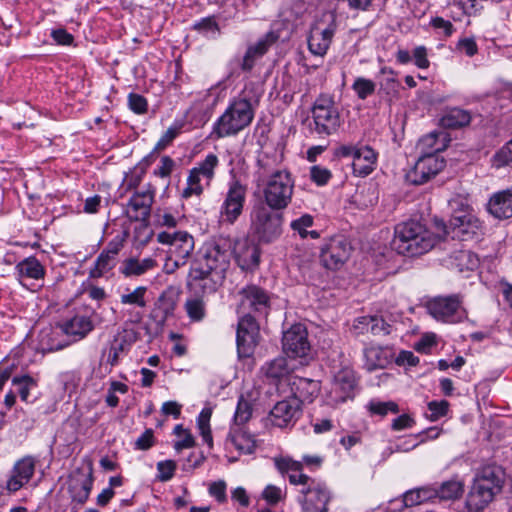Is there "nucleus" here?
<instances>
[{
    "label": "nucleus",
    "instance_id": "nucleus-1",
    "mask_svg": "<svg viewBox=\"0 0 512 512\" xmlns=\"http://www.w3.org/2000/svg\"><path fill=\"white\" fill-rule=\"evenodd\" d=\"M231 243L218 238L206 241L198 251L197 259L189 276L193 283L199 282L204 291L214 292L225 279L230 266Z\"/></svg>",
    "mask_w": 512,
    "mask_h": 512
},
{
    "label": "nucleus",
    "instance_id": "nucleus-2",
    "mask_svg": "<svg viewBox=\"0 0 512 512\" xmlns=\"http://www.w3.org/2000/svg\"><path fill=\"white\" fill-rule=\"evenodd\" d=\"M504 469L495 464L479 468L466 497L469 512H482L501 493L505 484Z\"/></svg>",
    "mask_w": 512,
    "mask_h": 512
},
{
    "label": "nucleus",
    "instance_id": "nucleus-3",
    "mask_svg": "<svg viewBox=\"0 0 512 512\" xmlns=\"http://www.w3.org/2000/svg\"><path fill=\"white\" fill-rule=\"evenodd\" d=\"M257 103L246 97H234L213 123L210 138L222 139L238 135L252 123Z\"/></svg>",
    "mask_w": 512,
    "mask_h": 512
},
{
    "label": "nucleus",
    "instance_id": "nucleus-4",
    "mask_svg": "<svg viewBox=\"0 0 512 512\" xmlns=\"http://www.w3.org/2000/svg\"><path fill=\"white\" fill-rule=\"evenodd\" d=\"M393 248L404 256H419L435 246L433 234L419 221L408 220L395 226Z\"/></svg>",
    "mask_w": 512,
    "mask_h": 512
},
{
    "label": "nucleus",
    "instance_id": "nucleus-5",
    "mask_svg": "<svg viewBox=\"0 0 512 512\" xmlns=\"http://www.w3.org/2000/svg\"><path fill=\"white\" fill-rule=\"evenodd\" d=\"M294 179L287 170L273 172L265 181L262 194L266 207L274 211L286 209L292 201Z\"/></svg>",
    "mask_w": 512,
    "mask_h": 512
},
{
    "label": "nucleus",
    "instance_id": "nucleus-6",
    "mask_svg": "<svg viewBox=\"0 0 512 512\" xmlns=\"http://www.w3.org/2000/svg\"><path fill=\"white\" fill-rule=\"evenodd\" d=\"M314 126L311 129L321 138L337 133L342 119L333 96L320 94L311 108Z\"/></svg>",
    "mask_w": 512,
    "mask_h": 512
},
{
    "label": "nucleus",
    "instance_id": "nucleus-7",
    "mask_svg": "<svg viewBox=\"0 0 512 512\" xmlns=\"http://www.w3.org/2000/svg\"><path fill=\"white\" fill-rule=\"evenodd\" d=\"M283 215L264 206H254L250 217V229L262 243H271L282 234Z\"/></svg>",
    "mask_w": 512,
    "mask_h": 512
},
{
    "label": "nucleus",
    "instance_id": "nucleus-8",
    "mask_svg": "<svg viewBox=\"0 0 512 512\" xmlns=\"http://www.w3.org/2000/svg\"><path fill=\"white\" fill-rule=\"evenodd\" d=\"M157 241L168 247L166 252L173 269L184 266L195 247L194 237L186 231L160 232L157 234Z\"/></svg>",
    "mask_w": 512,
    "mask_h": 512
},
{
    "label": "nucleus",
    "instance_id": "nucleus-9",
    "mask_svg": "<svg viewBox=\"0 0 512 512\" xmlns=\"http://www.w3.org/2000/svg\"><path fill=\"white\" fill-rule=\"evenodd\" d=\"M219 165V158L214 153H209L206 157L197 163L188 174L186 187L183 189L181 196L188 199L200 196L205 187H209L215 177V170Z\"/></svg>",
    "mask_w": 512,
    "mask_h": 512
},
{
    "label": "nucleus",
    "instance_id": "nucleus-10",
    "mask_svg": "<svg viewBox=\"0 0 512 512\" xmlns=\"http://www.w3.org/2000/svg\"><path fill=\"white\" fill-rule=\"evenodd\" d=\"M426 308L434 319L444 323L455 324L467 318L460 294L436 296L427 302Z\"/></svg>",
    "mask_w": 512,
    "mask_h": 512
},
{
    "label": "nucleus",
    "instance_id": "nucleus-11",
    "mask_svg": "<svg viewBox=\"0 0 512 512\" xmlns=\"http://www.w3.org/2000/svg\"><path fill=\"white\" fill-rule=\"evenodd\" d=\"M248 188L238 179H232L228 183L223 202L220 206V221L233 225L243 214Z\"/></svg>",
    "mask_w": 512,
    "mask_h": 512
},
{
    "label": "nucleus",
    "instance_id": "nucleus-12",
    "mask_svg": "<svg viewBox=\"0 0 512 512\" xmlns=\"http://www.w3.org/2000/svg\"><path fill=\"white\" fill-rule=\"evenodd\" d=\"M237 313L240 317L246 315L266 316L270 309V297L263 288L257 285H247L239 292Z\"/></svg>",
    "mask_w": 512,
    "mask_h": 512
},
{
    "label": "nucleus",
    "instance_id": "nucleus-13",
    "mask_svg": "<svg viewBox=\"0 0 512 512\" xmlns=\"http://www.w3.org/2000/svg\"><path fill=\"white\" fill-rule=\"evenodd\" d=\"M297 500L302 512H328L332 493L324 482L313 479L300 489Z\"/></svg>",
    "mask_w": 512,
    "mask_h": 512
},
{
    "label": "nucleus",
    "instance_id": "nucleus-14",
    "mask_svg": "<svg viewBox=\"0 0 512 512\" xmlns=\"http://www.w3.org/2000/svg\"><path fill=\"white\" fill-rule=\"evenodd\" d=\"M260 339V328L253 315L240 317L236 331V347L239 358L253 356Z\"/></svg>",
    "mask_w": 512,
    "mask_h": 512
},
{
    "label": "nucleus",
    "instance_id": "nucleus-15",
    "mask_svg": "<svg viewBox=\"0 0 512 512\" xmlns=\"http://www.w3.org/2000/svg\"><path fill=\"white\" fill-rule=\"evenodd\" d=\"M93 463L87 460L86 468L75 469L68 477V493L72 504L84 505L93 487Z\"/></svg>",
    "mask_w": 512,
    "mask_h": 512
},
{
    "label": "nucleus",
    "instance_id": "nucleus-16",
    "mask_svg": "<svg viewBox=\"0 0 512 512\" xmlns=\"http://www.w3.org/2000/svg\"><path fill=\"white\" fill-rule=\"evenodd\" d=\"M282 349L289 358H305L309 355L311 344L305 325L297 323L283 332Z\"/></svg>",
    "mask_w": 512,
    "mask_h": 512
},
{
    "label": "nucleus",
    "instance_id": "nucleus-17",
    "mask_svg": "<svg viewBox=\"0 0 512 512\" xmlns=\"http://www.w3.org/2000/svg\"><path fill=\"white\" fill-rule=\"evenodd\" d=\"M156 188L148 183L141 190H135L130 197L125 213L132 221H147L151 215Z\"/></svg>",
    "mask_w": 512,
    "mask_h": 512
},
{
    "label": "nucleus",
    "instance_id": "nucleus-18",
    "mask_svg": "<svg viewBox=\"0 0 512 512\" xmlns=\"http://www.w3.org/2000/svg\"><path fill=\"white\" fill-rule=\"evenodd\" d=\"M352 247L342 235L331 237L321 248L320 260L324 267L337 270L350 257Z\"/></svg>",
    "mask_w": 512,
    "mask_h": 512
},
{
    "label": "nucleus",
    "instance_id": "nucleus-19",
    "mask_svg": "<svg viewBox=\"0 0 512 512\" xmlns=\"http://www.w3.org/2000/svg\"><path fill=\"white\" fill-rule=\"evenodd\" d=\"M445 167V162L436 153L421 156L413 168L406 173V181L413 185H422L436 176Z\"/></svg>",
    "mask_w": 512,
    "mask_h": 512
},
{
    "label": "nucleus",
    "instance_id": "nucleus-20",
    "mask_svg": "<svg viewBox=\"0 0 512 512\" xmlns=\"http://www.w3.org/2000/svg\"><path fill=\"white\" fill-rule=\"evenodd\" d=\"M36 464V458L31 455L24 456L17 460L6 481V490L9 493H15L28 484L34 476Z\"/></svg>",
    "mask_w": 512,
    "mask_h": 512
},
{
    "label": "nucleus",
    "instance_id": "nucleus-21",
    "mask_svg": "<svg viewBox=\"0 0 512 512\" xmlns=\"http://www.w3.org/2000/svg\"><path fill=\"white\" fill-rule=\"evenodd\" d=\"M302 408L298 398H289L279 401L270 411L271 423L279 428L293 425L301 416Z\"/></svg>",
    "mask_w": 512,
    "mask_h": 512
},
{
    "label": "nucleus",
    "instance_id": "nucleus-22",
    "mask_svg": "<svg viewBox=\"0 0 512 512\" xmlns=\"http://www.w3.org/2000/svg\"><path fill=\"white\" fill-rule=\"evenodd\" d=\"M260 248L248 239L240 240L234 248V256L237 265L243 271H254L260 263Z\"/></svg>",
    "mask_w": 512,
    "mask_h": 512
},
{
    "label": "nucleus",
    "instance_id": "nucleus-23",
    "mask_svg": "<svg viewBox=\"0 0 512 512\" xmlns=\"http://www.w3.org/2000/svg\"><path fill=\"white\" fill-rule=\"evenodd\" d=\"M278 40V34H266L255 44H251L247 47L246 53L243 56L241 69L249 72L255 65V62L262 58L269 50V48L275 44Z\"/></svg>",
    "mask_w": 512,
    "mask_h": 512
},
{
    "label": "nucleus",
    "instance_id": "nucleus-24",
    "mask_svg": "<svg viewBox=\"0 0 512 512\" xmlns=\"http://www.w3.org/2000/svg\"><path fill=\"white\" fill-rule=\"evenodd\" d=\"M455 248L445 259L447 267L456 269L459 272L472 271L479 265L478 256L470 250L463 249L461 244Z\"/></svg>",
    "mask_w": 512,
    "mask_h": 512
},
{
    "label": "nucleus",
    "instance_id": "nucleus-25",
    "mask_svg": "<svg viewBox=\"0 0 512 512\" xmlns=\"http://www.w3.org/2000/svg\"><path fill=\"white\" fill-rule=\"evenodd\" d=\"M378 154L368 145H361L352 161L353 174L358 177H366L371 174L377 163Z\"/></svg>",
    "mask_w": 512,
    "mask_h": 512
},
{
    "label": "nucleus",
    "instance_id": "nucleus-26",
    "mask_svg": "<svg viewBox=\"0 0 512 512\" xmlns=\"http://www.w3.org/2000/svg\"><path fill=\"white\" fill-rule=\"evenodd\" d=\"M157 266V261L152 257L138 259L130 257L122 261L119 272L125 277H139L153 270Z\"/></svg>",
    "mask_w": 512,
    "mask_h": 512
},
{
    "label": "nucleus",
    "instance_id": "nucleus-27",
    "mask_svg": "<svg viewBox=\"0 0 512 512\" xmlns=\"http://www.w3.org/2000/svg\"><path fill=\"white\" fill-rule=\"evenodd\" d=\"M488 211L498 219L512 217V192L504 190L495 193L489 200Z\"/></svg>",
    "mask_w": 512,
    "mask_h": 512
},
{
    "label": "nucleus",
    "instance_id": "nucleus-28",
    "mask_svg": "<svg viewBox=\"0 0 512 512\" xmlns=\"http://www.w3.org/2000/svg\"><path fill=\"white\" fill-rule=\"evenodd\" d=\"M293 398H298L300 404L303 402L311 403L320 391V384L316 380L297 377L292 382Z\"/></svg>",
    "mask_w": 512,
    "mask_h": 512
},
{
    "label": "nucleus",
    "instance_id": "nucleus-29",
    "mask_svg": "<svg viewBox=\"0 0 512 512\" xmlns=\"http://www.w3.org/2000/svg\"><path fill=\"white\" fill-rule=\"evenodd\" d=\"M94 328L92 320L83 315H75L70 320L65 321L59 326L62 334L75 336L79 339L84 338Z\"/></svg>",
    "mask_w": 512,
    "mask_h": 512
},
{
    "label": "nucleus",
    "instance_id": "nucleus-30",
    "mask_svg": "<svg viewBox=\"0 0 512 512\" xmlns=\"http://www.w3.org/2000/svg\"><path fill=\"white\" fill-rule=\"evenodd\" d=\"M355 387L356 377L351 369H342L334 376V391L341 393L339 396L341 402L354 397Z\"/></svg>",
    "mask_w": 512,
    "mask_h": 512
},
{
    "label": "nucleus",
    "instance_id": "nucleus-31",
    "mask_svg": "<svg viewBox=\"0 0 512 512\" xmlns=\"http://www.w3.org/2000/svg\"><path fill=\"white\" fill-rule=\"evenodd\" d=\"M15 271L17 274V279L21 282L24 278L40 280L43 279L46 273L44 266L40 263V261L34 257L30 256L15 266Z\"/></svg>",
    "mask_w": 512,
    "mask_h": 512
},
{
    "label": "nucleus",
    "instance_id": "nucleus-32",
    "mask_svg": "<svg viewBox=\"0 0 512 512\" xmlns=\"http://www.w3.org/2000/svg\"><path fill=\"white\" fill-rule=\"evenodd\" d=\"M392 355L389 350L381 347H367L364 349V366L368 371L383 369L391 363Z\"/></svg>",
    "mask_w": 512,
    "mask_h": 512
},
{
    "label": "nucleus",
    "instance_id": "nucleus-33",
    "mask_svg": "<svg viewBox=\"0 0 512 512\" xmlns=\"http://www.w3.org/2000/svg\"><path fill=\"white\" fill-rule=\"evenodd\" d=\"M440 432L436 427L425 429L417 434H412L408 439L396 445L395 450L398 452H408L416 448L420 443L427 439H436Z\"/></svg>",
    "mask_w": 512,
    "mask_h": 512
},
{
    "label": "nucleus",
    "instance_id": "nucleus-34",
    "mask_svg": "<svg viewBox=\"0 0 512 512\" xmlns=\"http://www.w3.org/2000/svg\"><path fill=\"white\" fill-rule=\"evenodd\" d=\"M261 371L271 381H279L289 374L290 369L285 357H277L266 362Z\"/></svg>",
    "mask_w": 512,
    "mask_h": 512
},
{
    "label": "nucleus",
    "instance_id": "nucleus-35",
    "mask_svg": "<svg viewBox=\"0 0 512 512\" xmlns=\"http://www.w3.org/2000/svg\"><path fill=\"white\" fill-rule=\"evenodd\" d=\"M60 334H62L61 330L58 331L57 329L54 330L52 328L43 329L39 336V345L41 350L45 353L59 351L65 348L68 343L58 340Z\"/></svg>",
    "mask_w": 512,
    "mask_h": 512
},
{
    "label": "nucleus",
    "instance_id": "nucleus-36",
    "mask_svg": "<svg viewBox=\"0 0 512 512\" xmlns=\"http://www.w3.org/2000/svg\"><path fill=\"white\" fill-rule=\"evenodd\" d=\"M471 119L469 111L460 108H453L442 117L441 122L446 128L458 129L469 125Z\"/></svg>",
    "mask_w": 512,
    "mask_h": 512
},
{
    "label": "nucleus",
    "instance_id": "nucleus-37",
    "mask_svg": "<svg viewBox=\"0 0 512 512\" xmlns=\"http://www.w3.org/2000/svg\"><path fill=\"white\" fill-rule=\"evenodd\" d=\"M314 225V218L310 214H303L301 217L294 219L290 223V228L294 233H297L302 239L310 237L317 239L320 237L319 232L310 230Z\"/></svg>",
    "mask_w": 512,
    "mask_h": 512
},
{
    "label": "nucleus",
    "instance_id": "nucleus-38",
    "mask_svg": "<svg viewBox=\"0 0 512 512\" xmlns=\"http://www.w3.org/2000/svg\"><path fill=\"white\" fill-rule=\"evenodd\" d=\"M147 292L148 288L146 286H137L133 290L126 288L125 292L120 295V302L123 305L135 306L144 309L147 306Z\"/></svg>",
    "mask_w": 512,
    "mask_h": 512
},
{
    "label": "nucleus",
    "instance_id": "nucleus-39",
    "mask_svg": "<svg viewBox=\"0 0 512 512\" xmlns=\"http://www.w3.org/2000/svg\"><path fill=\"white\" fill-rule=\"evenodd\" d=\"M438 498L441 500H455L464 492V483L453 478L437 485Z\"/></svg>",
    "mask_w": 512,
    "mask_h": 512
},
{
    "label": "nucleus",
    "instance_id": "nucleus-40",
    "mask_svg": "<svg viewBox=\"0 0 512 512\" xmlns=\"http://www.w3.org/2000/svg\"><path fill=\"white\" fill-rule=\"evenodd\" d=\"M185 126L184 120H175L168 129L162 134L154 146L153 151H163L181 134Z\"/></svg>",
    "mask_w": 512,
    "mask_h": 512
},
{
    "label": "nucleus",
    "instance_id": "nucleus-41",
    "mask_svg": "<svg viewBox=\"0 0 512 512\" xmlns=\"http://www.w3.org/2000/svg\"><path fill=\"white\" fill-rule=\"evenodd\" d=\"M228 439L231 441L233 446L243 454H251L256 448L255 441L250 435L240 430L230 432Z\"/></svg>",
    "mask_w": 512,
    "mask_h": 512
},
{
    "label": "nucleus",
    "instance_id": "nucleus-42",
    "mask_svg": "<svg viewBox=\"0 0 512 512\" xmlns=\"http://www.w3.org/2000/svg\"><path fill=\"white\" fill-rule=\"evenodd\" d=\"M333 34H309L307 38L309 51L315 55L323 57L332 41Z\"/></svg>",
    "mask_w": 512,
    "mask_h": 512
},
{
    "label": "nucleus",
    "instance_id": "nucleus-43",
    "mask_svg": "<svg viewBox=\"0 0 512 512\" xmlns=\"http://www.w3.org/2000/svg\"><path fill=\"white\" fill-rule=\"evenodd\" d=\"M416 489L406 492L402 500L393 501L387 512H412V506L422 503Z\"/></svg>",
    "mask_w": 512,
    "mask_h": 512
},
{
    "label": "nucleus",
    "instance_id": "nucleus-44",
    "mask_svg": "<svg viewBox=\"0 0 512 512\" xmlns=\"http://www.w3.org/2000/svg\"><path fill=\"white\" fill-rule=\"evenodd\" d=\"M187 316L191 321L200 322L206 316V304L200 297H191L184 304Z\"/></svg>",
    "mask_w": 512,
    "mask_h": 512
},
{
    "label": "nucleus",
    "instance_id": "nucleus-45",
    "mask_svg": "<svg viewBox=\"0 0 512 512\" xmlns=\"http://www.w3.org/2000/svg\"><path fill=\"white\" fill-rule=\"evenodd\" d=\"M116 257L111 256L104 250L99 254L95 261L94 268L91 269L90 275L94 278L101 277L108 271L114 268Z\"/></svg>",
    "mask_w": 512,
    "mask_h": 512
},
{
    "label": "nucleus",
    "instance_id": "nucleus-46",
    "mask_svg": "<svg viewBox=\"0 0 512 512\" xmlns=\"http://www.w3.org/2000/svg\"><path fill=\"white\" fill-rule=\"evenodd\" d=\"M12 385L17 388L21 400L28 402L30 390L37 387V381L33 377L25 374L13 377Z\"/></svg>",
    "mask_w": 512,
    "mask_h": 512
},
{
    "label": "nucleus",
    "instance_id": "nucleus-47",
    "mask_svg": "<svg viewBox=\"0 0 512 512\" xmlns=\"http://www.w3.org/2000/svg\"><path fill=\"white\" fill-rule=\"evenodd\" d=\"M211 415L212 410L210 408H204L197 417V426L200 431V434L204 442H206L209 446H212L213 441L209 424Z\"/></svg>",
    "mask_w": 512,
    "mask_h": 512
},
{
    "label": "nucleus",
    "instance_id": "nucleus-48",
    "mask_svg": "<svg viewBox=\"0 0 512 512\" xmlns=\"http://www.w3.org/2000/svg\"><path fill=\"white\" fill-rule=\"evenodd\" d=\"M375 89L376 84L372 80L364 77H357L352 84V90L361 100H365L374 94Z\"/></svg>",
    "mask_w": 512,
    "mask_h": 512
},
{
    "label": "nucleus",
    "instance_id": "nucleus-49",
    "mask_svg": "<svg viewBox=\"0 0 512 512\" xmlns=\"http://www.w3.org/2000/svg\"><path fill=\"white\" fill-rule=\"evenodd\" d=\"M463 223L468 224V227L471 229L480 228L479 220L471 214L470 210L464 211L462 213L451 214L447 228L450 229L452 227H461L464 225Z\"/></svg>",
    "mask_w": 512,
    "mask_h": 512
},
{
    "label": "nucleus",
    "instance_id": "nucleus-50",
    "mask_svg": "<svg viewBox=\"0 0 512 512\" xmlns=\"http://www.w3.org/2000/svg\"><path fill=\"white\" fill-rule=\"evenodd\" d=\"M370 324V333L373 335H388L391 333V324L382 316L373 315L372 318H364Z\"/></svg>",
    "mask_w": 512,
    "mask_h": 512
},
{
    "label": "nucleus",
    "instance_id": "nucleus-51",
    "mask_svg": "<svg viewBox=\"0 0 512 512\" xmlns=\"http://www.w3.org/2000/svg\"><path fill=\"white\" fill-rule=\"evenodd\" d=\"M380 73L388 75L380 82V89L383 90L387 95L395 94L398 90L399 83L395 78L394 71L389 67H382Z\"/></svg>",
    "mask_w": 512,
    "mask_h": 512
},
{
    "label": "nucleus",
    "instance_id": "nucleus-52",
    "mask_svg": "<svg viewBox=\"0 0 512 512\" xmlns=\"http://www.w3.org/2000/svg\"><path fill=\"white\" fill-rule=\"evenodd\" d=\"M368 409L372 414H377L380 416H385L389 412L394 413V414L399 412L398 404L393 401H387V402L371 401L368 404Z\"/></svg>",
    "mask_w": 512,
    "mask_h": 512
},
{
    "label": "nucleus",
    "instance_id": "nucleus-53",
    "mask_svg": "<svg viewBox=\"0 0 512 512\" xmlns=\"http://www.w3.org/2000/svg\"><path fill=\"white\" fill-rule=\"evenodd\" d=\"M252 415V407L249 401L241 396L238 400L236 411L234 414V421L238 425L245 424Z\"/></svg>",
    "mask_w": 512,
    "mask_h": 512
},
{
    "label": "nucleus",
    "instance_id": "nucleus-54",
    "mask_svg": "<svg viewBox=\"0 0 512 512\" xmlns=\"http://www.w3.org/2000/svg\"><path fill=\"white\" fill-rule=\"evenodd\" d=\"M274 463L281 474L301 472L303 469V464L301 462L295 461L290 457L275 458Z\"/></svg>",
    "mask_w": 512,
    "mask_h": 512
},
{
    "label": "nucleus",
    "instance_id": "nucleus-55",
    "mask_svg": "<svg viewBox=\"0 0 512 512\" xmlns=\"http://www.w3.org/2000/svg\"><path fill=\"white\" fill-rule=\"evenodd\" d=\"M128 107L135 114L142 115L148 110V102L144 96L131 92L128 94Z\"/></svg>",
    "mask_w": 512,
    "mask_h": 512
},
{
    "label": "nucleus",
    "instance_id": "nucleus-56",
    "mask_svg": "<svg viewBox=\"0 0 512 512\" xmlns=\"http://www.w3.org/2000/svg\"><path fill=\"white\" fill-rule=\"evenodd\" d=\"M331 177V171L325 167L314 165L310 168V178L318 186L326 185Z\"/></svg>",
    "mask_w": 512,
    "mask_h": 512
},
{
    "label": "nucleus",
    "instance_id": "nucleus-57",
    "mask_svg": "<svg viewBox=\"0 0 512 512\" xmlns=\"http://www.w3.org/2000/svg\"><path fill=\"white\" fill-rule=\"evenodd\" d=\"M461 227H452L446 231L447 235H451L452 239L458 238L460 241L472 239L478 232L479 228L471 229L468 224L463 223Z\"/></svg>",
    "mask_w": 512,
    "mask_h": 512
},
{
    "label": "nucleus",
    "instance_id": "nucleus-58",
    "mask_svg": "<svg viewBox=\"0 0 512 512\" xmlns=\"http://www.w3.org/2000/svg\"><path fill=\"white\" fill-rule=\"evenodd\" d=\"M176 464L172 460L160 461L157 463V479L166 482L173 478Z\"/></svg>",
    "mask_w": 512,
    "mask_h": 512
},
{
    "label": "nucleus",
    "instance_id": "nucleus-59",
    "mask_svg": "<svg viewBox=\"0 0 512 512\" xmlns=\"http://www.w3.org/2000/svg\"><path fill=\"white\" fill-rule=\"evenodd\" d=\"M449 403L446 400L442 401H431L428 403V409L431 412L429 419L436 421L439 418L445 416L448 412Z\"/></svg>",
    "mask_w": 512,
    "mask_h": 512
},
{
    "label": "nucleus",
    "instance_id": "nucleus-60",
    "mask_svg": "<svg viewBox=\"0 0 512 512\" xmlns=\"http://www.w3.org/2000/svg\"><path fill=\"white\" fill-rule=\"evenodd\" d=\"M297 29V26L289 20L286 16V13H281L279 15V20L275 21L272 25V28L269 32H294Z\"/></svg>",
    "mask_w": 512,
    "mask_h": 512
},
{
    "label": "nucleus",
    "instance_id": "nucleus-61",
    "mask_svg": "<svg viewBox=\"0 0 512 512\" xmlns=\"http://www.w3.org/2000/svg\"><path fill=\"white\" fill-rule=\"evenodd\" d=\"M226 487L227 485L224 480L212 482L208 488L209 495L214 497L219 503H223L227 499Z\"/></svg>",
    "mask_w": 512,
    "mask_h": 512
},
{
    "label": "nucleus",
    "instance_id": "nucleus-62",
    "mask_svg": "<svg viewBox=\"0 0 512 512\" xmlns=\"http://www.w3.org/2000/svg\"><path fill=\"white\" fill-rule=\"evenodd\" d=\"M192 28L195 30H204L207 32H215V31L220 30V27L216 21L215 16L204 17V18L196 21L192 25Z\"/></svg>",
    "mask_w": 512,
    "mask_h": 512
},
{
    "label": "nucleus",
    "instance_id": "nucleus-63",
    "mask_svg": "<svg viewBox=\"0 0 512 512\" xmlns=\"http://www.w3.org/2000/svg\"><path fill=\"white\" fill-rule=\"evenodd\" d=\"M263 499L270 505H275L282 500V490L275 485H268L262 492Z\"/></svg>",
    "mask_w": 512,
    "mask_h": 512
},
{
    "label": "nucleus",
    "instance_id": "nucleus-64",
    "mask_svg": "<svg viewBox=\"0 0 512 512\" xmlns=\"http://www.w3.org/2000/svg\"><path fill=\"white\" fill-rule=\"evenodd\" d=\"M175 166L174 160L169 156H163L160 165L154 170V174L161 178L169 177Z\"/></svg>",
    "mask_w": 512,
    "mask_h": 512
}]
</instances>
